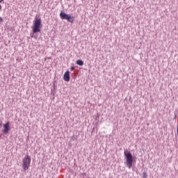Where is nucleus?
Masks as SVG:
<instances>
[{
	"instance_id": "f257e3e1",
	"label": "nucleus",
	"mask_w": 178,
	"mask_h": 178,
	"mask_svg": "<svg viewBox=\"0 0 178 178\" xmlns=\"http://www.w3.org/2000/svg\"><path fill=\"white\" fill-rule=\"evenodd\" d=\"M42 22L40 18H35L33 20V33H41Z\"/></svg>"
},
{
	"instance_id": "f03ea898",
	"label": "nucleus",
	"mask_w": 178,
	"mask_h": 178,
	"mask_svg": "<svg viewBox=\"0 0 178 178\" xmlns=\"http://www.w3.org/2000/svg\"><path fill=\"white\" fill-rule=\"evenodd\" d=\"M124 155L127 159V166L129 169H131V166H133V155H131V153L127 150H124Z\"/></svg>"
},
{
	"instance_id": "7ed1b4c3",
	"label": "nucleus",
	"mask_w": 178,
	"mask_h": 178,
	"mask_svg": "<svg viewBox=\"0 0 178 178\" xmlns=\"http://www.w3.org/2000/svg\"><path fill=\"white\" fill-rule=\"evenodd\" d=\"M30 163H31V158L29 155H26V156L22 159V168L24 172L28 170L29 168H30Z\"/></svg>"
},
{
	"instance_id": "20e7f679",
	"label": "nucleus",
	"mask_w": 178,
	"mask_h": 178,
	"mask_svg": "<svg viewBox=\"0 0 178 178\" xmlns=\"http://www.w3.org/2000/svg\"><path fill=\"white\" fill-rule=\"evenodd\" d=\"M60 17L63 20L68 21L70 23H73V22H74V17H72L70 15L66 14V13H65L64 12H62V11L60 13Z\"/></svg>"
},
{
	"instance_id": "39448f33",
	"label": "nucleus",
	"mask_w": 178,
	"mask_h": 178,
	"mask_svg": "<svg viewBox=\"0 0 178 178\" xmlns=\"http://www.w3.org/2000/svg\"><path fill=\"white\" fill-rule=\"evenodd\" d=\"M10 122H7L6 124H3L4 129L3 130V133H4V134H8L9 133V130H10Z\"/></svg>"
},
{
	"instance_id": "423d86ee",
	"label": "nucleus",
	"mask_w": 178,
	"mask_h": 178,
	"mask_svg": "<svg viewBox=\"0 0 178 178\" xmlns=\"http://www.w3.org/2000/svg\"><path fill=\"white\" fill-rule=\"evenodd\" d=\"M63 80L65 81H69L70 80V72L69 71L65 72L64 74Z\"/></svg>"
},
{
	"instance_id": "0eeeda50",
	"label": "nucleus",
	"mask_w": 178,
	"mask_h": 178,
	"mask_svg": "<svg viewBox=\"0 0 178 178\" xmlns=\"http://www.w3.org/2000/svg\"><path fill=\"white\" fill-rule=\"evenodd\" d=\"M76 65H79V66H83L84 65V62L81 60H76Z\"/></svg>"
},
{
	"instance_id": "6e6552de",
	"label": "nucleus",
	"mask_w": 178,
	"mask_h": 178,
	"mask_svg": "<svg viewBox=\"0 0 178 178\" xmlns=\"http://www.w3.org/2000/svg\"><path fill=\"white\" fill-rule=\"evenodd\" d=\"M143 178H147V177H148V175H147V172H143Z\"/></svg>"
},
{
	"instance_id": "1a4fd4ad",
	"label": "nucleus",
	"mask_w": 178,
	"mask_h": 178,
	"mask_svg": "<svg viewBox=\"0 0 178 178\" xmlns=\"http://www.w3.org/2000/svg\"><path fill=\"white\" fill-rule=\"evenodd\" d=\"M2 123H3L2 120L0 118V129L1 127H2Z\"/></svg>"
},
{
	"instance_id": "9d476101",
	"label": "nucleus",
	"mask_w": 178,
	"mask_h": 178,
	"mask_svg": "<svg viewBox=\"0 0 178 178\" xmlns=\"http://www.w3.org/2000/svg\"><path fill=\"white\" fill-rule=\"evenodd\" d=\"M2 22H3V19L0 17V23H2Z\"/></svg>"
},
{
	"instance_id": "9b49d317",
	"label": "nucleus",
	"mask_w": 178,
	"mask_h": 178,
	"mask_svg": "<svg viewBox=\"0 0 178 178\" xmlns=\"http://www.w3.org/2000/svg\"><path fill=\"white\" fill-rule=\"evenodd\" d=\"M74 69H75L74 67H71V70H74Z\"/></svg>"
},
{
	"instance_id": "f8f14e48",
	"label": "nucleus",
	"mask_w": 178,
	"mask_h": 178,
	"mask_svg": "<svg viewBox=\"0 0 178 178\" xmlns=\"http://www.w3.org/2000/svg\"><path fill=\"white\" fill-rule=\"evenodd\" d=\"M2 10V6L0 5V10Z\"/></svg>"
}]
</instances>
